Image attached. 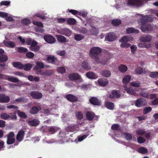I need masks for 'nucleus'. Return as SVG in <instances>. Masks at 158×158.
Instances as JSON below:
<instances>
[{"mask_svg":"<svg viewBox=\"0 0 158 158\" xmlns=\"http://www.w3.org/2000/svg\"><path fill=\"white\" fill-rule=\"evenodd\" d=\"M101 52V48L98 47H94L90 49L89 52V56L92 59H95L94 62L95 63L98 64L101 63L98 56ZM101 63L103 64H106L107 61L102 62Z\"/></svg>","mask_w":158,"mask_h":158,"instance_id":"1","label":"nucleus"},{"mask_svg":"<svg viewBox=\"0 0 158 158\" xmlns=\"http://www.w3.org/2000/svg\"><path fill=\"white\" fill-rule=\"evenodd\" d=\"M142 18L140 19L141 24H145L148 22H152L153 21V18L151 15H140Z\"/></svg>","mask_w":158,"mask_h":158,"instance_id":"2","label":"nucleus"},{"mask_svg":"<svg viewBox=\"0 0 158 158\" xmlns=\"http://www.w3.org/2000/svg\"><path fill=\"white\" fill-rule=\"evenodd\" d=\"M141 24V29L143 32H148L152 30V27L150 24L149 23Z\"/></svg>","mask_w":158,"mask_h":158,"instance_id":"3","label":"nucleus"},{"mask_svg":"<svg viewBox=\"0 0 158 158\" xmlns=\"http://www.w3.org/2000/svg\"><path fill=\"white\" fill-rule=\"evenodd\" d=\"M48 63L54 64H57L58 63V59L53 55H49L46 59Z\"/></svg>","mask_w":158,"mask_h":158,"instance_id":"4","label":"nucleus"},{"mask_svg":"<svg viewBox=\"0 0 158 158\" xmlns=\"http://www.w3.org/2000/svg\"><path fill=\"white\" fill-rule=\"evenodd\" d=\"M7 140L6 143L8 144H11L14 143L15 139L14 138L15 134L13 132H10L7 135Z\"/></svg>","mask_w":158,"mask_h":158,"instance_id":"5","label":"nucleus"},{"mask_svg":"<svg viewBox=\"0 0 158 158\" xmlns=\"http://www.w3.org/2000/svg\"><path fill=\"white\" fill-rule=\"evenodd\" d=\"M120 91L118 90L114 89L111 91V94L109 96V97L110 99H113L114 98H118L120 97Z\"/></svg>","mask_w":158,"mask_h":158,"instance_id":"6","label":"nucleus"},{"mask_svg":"<svg viewBox=\"0 0 158 158\" xmlns=\"http://www.w3.org/2000/svg\"><path fill=\"white\" fill-rule=\"evenodd\" d=\"M128 4L129 6H139L143 4L141 0H128Z\"/></svg>","mask_w":158,"mask_h":158,"instance_id":"7","label":"nucleus"},{"mask_svg":"<svg viewBox=\"0 0 158 158\" xmlns=\"http://www.w3.org/2000/svg\"><path fill=\"white\" fill-rule=\"evenodd\" d=\"M44 39L47 43L49 44L54 43L56 41L55 38L50 35H45L44 36Z\"/></svg>","mask_w":158,"mask_h":158,"instance_id":"8","label":"nucleus"},{"mask_svg":"<svg viewBox=\"0 0 158 158\" xmlns=\"http://www.w3.org/2000/svg\"><path fill=\"white\" fill-rule=\"evenodd\" d=\"M105 40L109 42L114 41L116 39L115 35L113 32L108 33L105 37Z\"/></svg>","mask_w":158,"mask_h":158,"instance_id":"9","label":"nucleus"},{"mask_svg":"<svg viewBox=\"0 0 158 158\" xmlns=\"http://www.w3.org/2000/svg\"><path fill=\"white\" fill-rule=\"evenodd\" d=\"M146 104L145 100L140 98L137 99L135 101V105L137 107H140L144 106Z\"/></svg>","mask_w":158,"mask_h":158,"instance_id":"10","label":"nucleus"},{"mask_svg":"<svg viewBox=\"0 0 158 158\" xmlns=\"http://www.w3.org/2000/svg\"><path fill=\"white\" fill-rule=\"evenodd\" d=\"M89 102L91 104L95 106H100L101 102L98 98L94 97H91L89 100Z\"/></svg>","mask_w":158,"mask_h":158,"instance_id":"11","label":"nucleus"},{"mask_svg":"<svg viewBox=\"0 0 158 158\" xmlns=\"http://www.w3.org/2000/svg\"><path fill=\"white\" fill-rule=\"evenodd\" d=\"M31 96L34 99H40L42 98V95L41 93L35 91H32L30 93Z\"/></svg>","mask_w":158,"mask_h":158,"instance_id":"12","label":"nucleus"},{"mask_svg":"<svg viewBox=\"0 0 158 158\" xmlns=\"http://www.w3.org/2000/svg\"><path fill=\"white\" fill-rule=\"evenodd\" d=\"M41 110V107L39 106H34L31 108L29 112L31 114H37L39 111Z\"/></svg>","mask_w":158,"mask_h":158,"instance_id":"13","label":"nucleus"},{"mask_svg":"<svg viewBox=\"0 0 158 158\" xmlns=\"http://www.w3.org/2000/svg\"><path fill=\"white\" fill-rule=\"evenodd\" d=\"M66 98L67 100L71 102H75L78 101V98L72 94H69L66 96Z\"/></svg>","mask_w":158,"mask_h":158,"instance_id":"14","label":"nucleus"},{"mask_svg":"<svg viewBox=\"0 0 158 158\" xmlns=\"http://www.w3.org/2000/svg\"><path fill=\"white\" fill-rule=\"evenodd\" d=\"M69 78L70 80L75 81L80 79L81 77L78 73H73L69 75Z\"/></svg>","mask_w":158,"mask_h":158,"instance_id":"15","label":"nucleus"},{"mask_svg":"<svg viewBox=\"0 0 158 158\" xmlns=\"http://www.w3.org/2000/svg\"><path fill=\"white\" fill-rule=\"evenodd\" d=\"M10 98L9 96L4 94H0V102L7 103L9 102Z\"/></svg>","mask_w":158,"mask_h":158,"instance_id":"16","label":"nucleus"},{"mask_svg":"<svg viewBox=\"0 0 158 158\" xmlns=\"http://www.w3.org/2000/svg\"><path fill=\"white\" fill-rule=\"evenodd\" d=\"M25 135V132L23 130H20L16 136L17 140L20 142L23 140Z\"/></svg>","mask_w":158,"mask_h":158,"instance_id":"17","label":"nucleus"},{"mask_svg":"<svg viewBox=\"0 0 158 158\" xmlns=\"http://www.w3.org/2000/svg\"><path fill=\"white\" fill-rule=\"evenodd\" d=\"M40 121L35 118L31 120H29L27 122L28 125L32 127H36L40 124Z\"/></svg>","mask_w":158,"mask_h":158,"instance_id":"18","label":"nucleus"},{"mask_svg":"<svg viewBox=\"0 0 158 158\" xmlns=\"http://www.w3.org/2000/svg\"><path fill=\"white\" fill-rule=\"evenodd\" d=\"M3 43L6 47L10 48H14L16 46V44L14 41L4 40Z\"/></svg>","mask_w":158,"mask_h":158,"instance_id":"19","label":"nucleus"},{"mask_svg":"<svg viewBox=\"0 0 158 158\" xmlns=\"http://www.w3.org/2000/svg\"><path fill=\"white\" fill-rule=\"evenodd\" d=\"M152 39V37L150 35H147L145 36H141L140 40L142 42H149Z\"/></svg>","mask_w":158,"mask_h":158,"instance_id":"20","label":"nucleus"},{"mask_svg":"<svg viewBox=\"0 0 158 158\" xmlns=\"http://www.w3.org/2000/svg\"><path fill=\"white\" fill-rule=\"evenodd\" d=\"M56 36L58 41L60 43H63L69 42V40L66 39V38L63 35H56Z\"/></svg>","mask_w":158,"mask_h":158,"instance_id":"21","label":"nucleus"},{"mask_svg":"<svg viewBox=\"0 0 158 158\" xmlns=\"http://www.w3.org/2000/svg\"><path fill=\"white\" fill-rule=\"evenodd\" d=\"M95 116V114L92 111H87L86 113V118L89 121H92Z\"/></svg>","mask_w":158,"mask_h":158,"instance_id":"22","label":"nucleus"},{"mask_svg":"<svg viewBox=\"0 0 158 158\" xmlns=\"http://www.w3.org/2000/svg\"><path fill=\"white\" fill-rule=\"evenodd\" d=\"M98 84L101 86H106L108 84V81L107 79H100L98 80Z\"/></svg>","mask_w":158,"mask_h":158,"instance_id":"23","label":"nucleus"},{"mask_svg":"<svg viewBox=\"0 0 158 158\" xmlns=\"http://www.w3.org/2000/svg\"><path fill=\"white\" fill-rule=\"evenodd\" d=\"M6 77H7L5 78V80L10 81L15 83L19 82V80L18 78H16L14 77L7 75Z\"/></svg>","mask_w":158,"mask_h":158,"instance_id":"24","label":"nucleus"},{"mask_svg":"<svg viewBox=\"0 0 158 158\" xmlns=\"http://www.w3.org/2000/svg\"><path fill=\"white\" fill-rule=\"evenodd\" d=\"M61 34L67 36H69L72 34V31L69 29L65 28L61 31Z\"/></svg>","mask_w":158,"mask_h":158,"instance_id":"25","label":"nucleus"},{"mask_svg":"<svg viewBox=\"0 0 158 158\" xmlns=\"http://www.w3.org/2000/svg\"><path fill=\"white\" fill-rule=\"evenodd\" d=\"M37 73L38 74H40L43 76H50L52 74L51 72L48 71H43L42 70H38Z\"/></svg>","mask_w":158,"mask_h":158,"instance_id":"26","label":"nucleus"},{"mask_svg":"<svg viewBox=\"0 0 158 158\" xmlns=\"http://www.w3.org/2000/svg\"><path fill=\"white\" fill-rule=\"evenodd\" d=\"M44 67V65L43 62L38 61L36 63V65L34 67L33 69L36 70L39 69H43Z\"/></svg>","mask_w":158,"mask_h":158,"instance_id":"27","label":"nucleus"},{"mask_svg":"<svg viewBox=\"0 0 158 158\" xmlns=\"http://www.w3.org/2000/svg\"><path fill=\"white\" fill-rule=\"evenodd\" d=\"M13 66L19 69H22L23 68V64L19 62H14L12 64Z\"/></svg>","mask_w":158,"mask_h":158,"instance_id":"28","label":"nucleus"},{"mask_svg":"<svg viewBox=\"0 0 158 158\" xmlns=\"http://www.w3.org/2000/svg\"><path fill=\"white\" fill-rule=\"evenodd\" d=\"M127 33V34H130L131 33H138L139 32L138 30L135 29L133 27H129L126 29Z\"/></svg>","mask_w":158,"mask_h":158,"instance_id":"29","label":"nucleus"},{"mask_svg":"<svg viewBox=\"0 0 158 158\" xmlns=\"http://www.w3.org/2000/svg\"><path fill=\"white\" fill-rule=\"evenodd\" d=\"M28 79L31 81H35V82H38L40 81V78L36 76L34 77L31 75L27 76V77Z\"/></svg>","mask_w":158,"mask_h":158,"instance_id":"30","label":"nucleus"},{"mask_svg":"<svg viewBox=\"0 0 158 158\" xmlns=\"http://www.w3.org/2000/svg\"><path fill=\"white\" fill-rule=\"evenodd\" d=\"M85 131H87V132L85 133V134L79 137L78 138V140L79 141L81 142L84 139H85L88 136L90 133V131L87 129L85 130Z\"/></svg>","mask_w":158,"mask_h":158,"instance_id":"31","label":"nucleus"},{"mask_svg":"<svg viewBox=\"0 0 158 158\" xmlns=\"http://www.w3.org/2000/svg\"><path fill=\"white\" fill-rule=\"evenodd\" d=\"M105 105L106 107L109 110H112L114 109V103L111 102H105Z\"/></svg>","mask_w":158,"mask_h":158,"instance_id":"32","label":"nucleus"},{"mask_svg":"<svg viewBox=\"0 0 158 158\" xmlns=\"http://www.w3.org/2000/svg\"><path fill=\"white\" fill-rule=\"evenodd\" d=\"M86 75V76L89 79H95L97 78V76L92 72H88Z\"/></svg>","mask_w":158,"mask_h":158,"instance_id":"33","label":"nucleus"},{"mask_svg":"<svg viewBox=\"0 0 158 158\" xmlns=\"http://www.w3.org/2000/svg\"><path fill=\"white\" fill-rule=\"evenodd\" d=\"M102 76L106 77H108L111 75V72L110 71L105 70L102 71L101 73Z\"/></svg>","mask_w":158,"mask_h":158,"instance_id":"34","label":"nucleus"},{"mask_svg":"<svg viewBox=\"0 0 158 158\" xmlns=\"http://www.w3.org/2000/svg\"><path fill=\"white\" fill-rule=\"evenodd\" d=\"M0 118L5 120H7L9 119L10 115L6 112L2 113L0 115Z\"/></svg>","mask_w":158,"mask_h":158,"instance_id":"35","label":"nucleus"},{"mask_svg":"<svg viewBox=\"0 0 158 158\" xmlns=\"http://www.w3.org/2000/svg\"><path fill=\"white\" fill-rule=\"evenodd\" d=\"M18 116L21 118H27V116L26 114L24 112L18 110L16 111Z\"/></svg>","mask_w":158,"mask_h":158,"instance_id":"36","label":"nucleus"},{"mask_svg":"<svg viewBox=\"0 0 158 158\" xmlns=\"http://www.w3.org/2000/svg\"><path fill=\"white\" fill-rule=\"evenodd\" d=\"M127 67L124 65L121 64L118 67L119 70L122 73L125 72L127 70Z\"/></svg>","mask_w":158,"mask_h":158,"instance_id":"37","label":"nucleus"},{"mask_svg":"<svg viewBox=\"0 0 158 158\" xmlns=\"http://www.w3.org/2000/svg\"><path fill=\"white\" fill-rule=\"evenodd\" d=\"M125 90L126 91L127 93L131 95H134L135 94V92L134 90L132 88H127L126 86H124Z\"/></svg>","mask_w":158,"mask_h":158,"instance_id":"38","label":"nucleus"},{"mask_svg":"<svg viewBox=\"0 0 158 158\" xmlns=\"http://www.w3.org/2000/svg\"><path fill=\"white\" fill-rule=\"evenodd\" d=\"M138 152L142 154H146L148 152V150L147 148L144 147H141L138 148Z\"/></svg>","mask_w":158,"mask_h":158,"instance_id":"39","label":"nucleus"},{"mask_svg":"<svg viewBox=\"0 0 158 158\" xmlns=\"http://www.w3.org/2000/svg\"><path fill=\"white\" fill-rule=\"evenodd\" d=\"M111 24L115 26H118L121 23V21L119 19H114L111 21Z\"/></svg>","mask_w":158,"mask_h":158,"instance_id":"40","label":"nucleus"},{"mask_svg":"<svg viewBox=\"0 0 158 158\" xmlns=\"http://www.w3.org/2000/svg\"><path fill=\"white\" fill-rule=\"evenodd\" d=\"M56 131V127L54 126H48V133L49 134H52L55 133Z\"/></svg>","mask_w":158,"mask_h":158,"instance_id":"41","label":"nucleus"},{"mask_svg":"<svg viewBox=\"0 0 158 158\" xmlns=\"http://www.w3.org/2000/svg\"><path fill=\"white\" fill-rule=\"evenodd\" d=\"M74 38L76 40L79 41L84 39L85 37L82 35L77 34L75 35Z\"/></svg>","mask_w":158,"mask_h":158,"instance_id":"42","label":"nucleus"},{"mask_svg":"<svg viewBox=\"0 0 158 158\" xmlns=\"http://www.w3.org/2000/svg\"><path fill=\"white\" fill-rule=\"evenodd\" d=\"M23 69L26 71L30 70L32 67V65L31 64L27 63L25 64H23Z\"/></svg>","mask_w":158,"mask_h":158,"instance_id":"43","label":"nucleus"},{"mask_svg":"<svg viewBox=\"0 0 158 158\" xmlns=\"http://www.w3.org/2000/svg\"><path fill=\"white\" fill-rule=\"evenodd\" d=\"M131 77L130 76L126 75L125 76L123 80V83L127 84L129 83Z\"/></svg>","mask_w":158,"mask_h":158,"instance_id":"44","label":"nucleus"},{"mask_svg":"<svg viewBox=\"0 0 158 158\" xmlns=\"http://www.w3.org/2000/svg\"><path fill=\"white\" fill-rule=\"evenodd\" d=\"M76 127V126L74 124H72L69 125L67 128V130L68 131L70 132H74L75 130Z\"/></svg>","mask_w":158,"mask_h":158,"instance_id":"45","label":"nucleus"},{"mask_svg":"<svg viewBox=\"0 0 158 158\" xmlns=\"http://www.w3.org/2000/svg\"><path fill=\"white\" fill-rule=\"evenodd\" d=\"M67 22L69 25H74L76 23V20L73 18L68 19L67 20Z\"/></svg>","mask_w":158,"mask_h":158,"instance_id":"46","label":"nucleus"},{"mask_svg":"<svg viewBox=\"0 0 158 158\" xmlns=\"http://www.w3.org/2000/svg\"><path fill=\"white\" fill-rule=\"evenodd\" d=\"M81 66L87 70L90 69L91 68L90 67L88 63L85 61H84L82 63Z\"/></svg>","mask_w":158,"mask_h":158,"instance_id":"47","label":"nucleus"},{"mask_svg":"<svg viewBox=\"0 0 158 158\" xmlns=\"http://www.w3.org/2000/svg\"><path fill=\"white\" fill-rule=\"evenodd\" d=\"M16 111H15L13 114L12 113H10V117L9 119L10 120H16L17 119V117L16 115Z\"/></svg>","mask_w":158,"mask_h":158,"instance_id":"48","label":"nucleus"},{"mask_svg":"<svg viewBox=\"0 0 158 158\" xmlns=\"http://www.w3.org/2000/svg\"><path fill=\"white\" fill-rule=\"evenodd\" d=\"M111 128L113 130L119 131L120 130V126L119 124H113Z\"/></svg>","mask_w":158,"mask_h":158,"instance_id":"49","label":"nucleus"},{"mask_svg":"<svg viewBox=\"0 0 158 158\" xmlns=\"http://www.w3.org/2000/svg\"><path fill=\"white\" fill-rule=\"evenodd\" d=\"M7 60L8 57L6 55H3L0 56V62H5Z\"/></svg>","mask_w":158,"mask_h":158,"instance_id":"50","label":"nucleus"},{"mask_svg":"<svg viewBox=\"0 0 158 158\" xmlns=\"http://www.w3.org/2000/svg\"><path fill=\"white\" fill-rule=\"evenodd\" d=\"M13 74H14L15 75L18 76L19 77H24L26 78L27 77V76L25 75L23 73L19 71L15 72L13 73Z\"/></svg>","mask_w":158,"mask_h":158,"instance_id":"51","label":"nucleus"},{"mask_svg":"<svg viewBox=\"0 0 158 158\" xmlns=\"http://www.w3.org/2000/svg\"><path fill=\"white\" fill-rule=\"evenodd\" d=\"M76 116L77 118L80 120H81L83 118V116L82 113L81 112H77L76 114Z\"/></svg>","mask_w":158,"mask_h":158,"instance_id":"52","label":"nucleus"},{"mask_svg":"<svg viewBox=\"0 0 158 158\" xmlns=\"http://www.w3.org/2000/svg\"><path fill=\"white\" fill-rule=\"evenodd\" d=\"M129 41V37L127 36H124L120 40L121 42H127Z\"/></svg>","mask_w":158,"mask_h":158,"instance_id":"53","label":"nucleus"},{"mask_svg":"<svg viewBox=\"0 0 158 158\" xmlns=\"http://www.w3.org/2000/svg\"><path fill=\"white\" fill-rule=\"evenodd\" d=\"M152 110V108L151 107H146L144 109L143 113L144 114H146L151 112Z\"/></svg>","mask_w":158,"mask_h":158,"instance_id":"54","label":"nucleus"},{"mask_svg":"<svg viewBox=\"0 0 158 158\" xmlns=\"http://www.w3.org/2000/svg\"><path fill=\"white\" fill-rule=\"evenodd\" d=\"M29 48L31 51L34 52H37L40 50V48L39 46H34V47L30 46Z\"/></svg>","mask_w":158,"mask_h":158,"instance_id":"55","label":"nucleus"},{"mask_svg":"<svg viewBox=\"0 0 158 158\" xmlns=\"http://www.w3.org/2000/svg\"><path fill=\"white\" fill-rule=\"evenodd\" d=\"M123 135L124 136L125 138L127 140L130 141L132 139V136L129 133H124Z\"/></svg>","mask_w":158,"mask_h":158,"instance_id":"56","label":"nucleus"},{"mask_svg":"<svg viewBox=\"0 0 158 158\" xmlns=\"http://www.w3.org/2000/svg\"><path fill=\"white\" fill-rule=\"evenodd\" d=\"M58 72L60 73H64L66 72V69L64 68L63 67H58L57 68Z\"/></svg>","mask_w":158,"mask_h":158,"instance_id":"57","label":"nucleus"},{"mask_svg":"<svg viewBox=\"0 0 158 158\" xmlns=\"http://www.w3.org/2000/svg\"><path fill=\"white\" fill-rule=\"evenodd\" d=\"M15 101L18 102H26L27 101V99L24 98L23 97H19L16 99Z\"/></svg>","mask_w":158,"mask_h":158,"instance_id":"58","label":"nucleus"},{"mask_svg":"<svg viewBox=\"0 0 158 158\" xmlns=\"http://www.w3.org/2000/svg\"><path fill=\"white\" fill-rule=\"evenodd\" d=\"M149 76L153 78L158 77V71L151 72Z\"/></svg>","mask_w":158,"mask_h":158,"instance_id":"59","label":"nucleus"},{"mask_svg":"<svg viewBox=\"0 0 158 158\" xmlns=\"http://www.w3.org/2000/svg\"><path fill=\"white\" fill-rule=\"evenodd\" d=\"M26 56L28 58L31 59L34 57V54L33 52H29L26 53Z\"/></svg>","mask_w":158,"mask_h":158,"instance_id":"60","label":"nucleus"},{"mask_svg":"<svg viewBox=\"0 0 158 158\" xmlns=\"http://www.w3.org/2000/svg\"><path fill=\"white\" fill-rule=\"evenodd\" d=\"M18 52H26L28 51L27 49L23 47H19L18 48Z\"/></svg>","mask_w":158,"mask_h":158,"instance_id":"61","label":"nucleus"},{"mask_svg":"<svg viewBox=\"0 0 158 158\" xmlns=\"http://www.w3.org/2000/svg\"><path fill=\"white\" fill-rule=\"evenodd\" d=\"M31 21L28 19H25L22 21V23L25 25H28L30 24Z\"/></svg>","mask_w":158,"mask_h":158,"instance_id":"62","label":"nucleus"},{"mask_svg":"<svg viewBox=\"0 0 158 158\" xmlns=\"http://www.w3.org/2000/svg\"><path fill=\"white\" fill-rule=\"evenodd\" d=\"M120 46L121 48H128L131 46V44H128L127 42H121Z\"/></svg>","mask_w":158,"mask_h":158,"instance_id":"63","label":"nucleus"},{"mask_svg":"<svg viewBox=\"0 0 158 158\" xmlns=\"http://www.w3.org/2000/svg\"><path fill=\"white\" fill-rule=\"evenodd\" d=\"M54 89L55 87L53 85H50L48 86L47 91L50 93L51 94L52 92H54Z\"/></svg>","mask_w":158,"mask_h":158,"instance_id":"64","label":"nucleus"}]
</instances>
